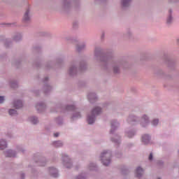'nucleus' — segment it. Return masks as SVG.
I'll return each instance as SVG.
<instances>
[{
	"instance_id": "nucleus-1",
	"label": "nucleus",
	"mask_w": 179,
	"mask_h": 179,
	"mask_svg": "<svg viewBox=\"0 0 179 179\" xmlns=\"http://www.w3.org/2000/svg\"><path fill=\"white\" fill-rule=\"evenodd\" d=\"M99 113H101V108L99 107L94 108L92 112V116H89L87 118L88 124H93L94 122V115H99Z\"/></svg>"
},
{
	"instance_id": "nucleus-2",
	"label": "nucleus",
	"mask_w": 179,
	"mask_h": 179,
	"mask_svg": "<svg viewBox=\"0 0 179 179\" xmlns=\"http://www.w3.org/2000/svg\"><path fill=\"white\" fill-rule=\"evenodd\" d=\"M108 156H110V154H108L107 151H104L101 153V159L103 166H108V164L110 163V159H104L105 157H108Z\"/></svg>"
},
{
	"instance_id": "nucleus-3",
	"label": "nucleus",
	"mask_w": 179,
	"mask_h": 179,
	"mask_svg": "<svg viewBox=\"0 0 179 179\" xmlns=\"http://www.w3.org/2000/svg\"><path fill=\"white\" fill-rule=\"evenodd\" d=\"M22 106L23 103L21 101H17L13 103V106L15 107L16 108H22Z\"/></svg>"
},
{
	"instance_id": "nucleus-4",
	"label": "nucleus",
	"mask_w": 179,
	"mask_h": 179,
	"mask_svg": "<svg viewBox=\"0 0 179 179\" xmlns=\"http://www.w3.org/2000/svg\"><path fill=\"white\" fill-rule=\"evenodd\" d=\"M6 157H15V152L10 150L6 152Z\"/></svg>"
},
{
	"instance_id": "nucleus-5",
	"label": "nucleus",
	"mask_w": 179,
	"mask_h": 179,
	"mask_svg": "<svg viewBox=\"0 0 179 179\" xmlns=\"http://www.w3.org/2000/svg\"><path fill=\"white\" fill-rule=\"evenodd\" d=\"M136 174L137 177H141L143 174V169L141 167L137 168Z\"/></svg>"
},
{
	"instance_id": "nucleus-6",
	"label": "nucleus",
	"mask_w": 179,
	"mask_h": 179,
	"mask_svg": "<svg viewBox=\"0 0 179 179\" xmlns=\"http://www.w3.org/2000/svg\"><path fill=\"white\" fill-rule=\"evenodd\" d=\"M142 141L144 142L145 144L149 143V141H150V137H149L148 135H144L142 137Z\"/></svg>"
},
{
	"instance_id": "nucleus-7",
	"label": "nucleus",
	"mask_w": 179,
	"mask_h": 179,
	"mask_svg": "<svg viewBox=\"0 0 179 179\" xmlns=\"http://www.w3.org/2000/svg\"><path fill=\"white\" fill-rule=\"evenodd\" d=\"M5 148H6V141H5V140H1L0 141V148L1 150L5 149Z\"/></svg>"
},
{
	"instance_id": "nucleus-8",
	"label": "nucleus",
	"mask_w": 179,
	"mask_h": 179,
	"mask_svg": "<svg viewBox=\"0 0 179 179\" xmlns=\"http://www.w3.org/2000/svg\"><path fill=\"white\" fill-rule=\"evenodd\" d=\"M29 10L26 11L24 15V20L25 22H27V20H29Z\"/></svg>"
},
{
	"instance_id": "nucleus-9",
	"label": "nucleus",
	"mask_w": 179,
	"mask_h": 179,
	"mask_svg": "<svg viewBox=\"0 0 179 179\" xmlns=\"http://www.w3.org/2000/svg\"><path fill=\"white\" fill-rule=\"evenodd\" d=\"M50 171H54L55 173L52 174V177H55V178L58 177V173H57V169L52 168L50 169Z\"/></svg>"
},
{
	"instance_id": "nucleus-10",
	"label": "nucleus",
	"mask_w": 179,
	"mask_h": 179,
	"mask_svg": "<svg viewBox=\"0 0 179 179\" xmlns=\"http://www.w3.org/2000/svg\"><path fill=\"white\" fill-rule=\"evenodd\" d=\"M10 115H16L17 114V112L16 110H15V109H10L9 111H8Z\"/></svg>"
},
{
	"instance_id": "nucleus-11",
	"label": "nucleus",
	"mask_w": 179,
	"mask_h": 179,
	"mask_svg": "<svg viewBox=\"0 0 179 179\" xmlns=\"http://www.w3.org/2000/svg\"><path fill=\"white\" fill-rule=\"evenodd\" d=\"M130 1L131 0H122L123 6H128V3H129Z\"/></svg>"
},
{
	"instance_id": "nucleus-12",
	"label": "nucleus",
	"mask_w": 179,
	"mask_h": 179,
	"mask_svg": "<svg viewBox=\"0 0 179 179\" xmlns=\"http://www.w3.org/2000/svg\"><path fill=\"white\" fill-rule=\"evenodd\" d=\"M31 121L32 124H37V122H38V120H37V117H31Z\"/></svg>"
},
{
	"instance_id": "nucleus-13",
	"label": "nucleus",
	"mask_w": 179,
	"mask_h": 179,
	"mask_svg": "<svg viewBox=\"0 0 179 179\" xmlns=\"http://www.w3.org/2000/svg\"><path fill=\"white\" fill-rule=\"evenodd\" d=\"M55 146L59 148V146H62V143L61 141H56L55 143Z\"/></svg>"
},
{
	"instance_id": "nucleus-14",
	"label": "nucleus",
	"mask_w": 179,
	"mask_h": 179,
	"mask_svg": "<svg viewBox=\"0 0 179 179\" xmlns=\"http://www.w3.org/2000/svg\"><path fill=\"white\" fill-rule=\"evenodd\" d=\"M152 125H157V124H159V120L155 119V120H152Z\"/></svg>"
},
{
	"instance_id": "nucleus-15",
	"label": "nucleus",
	"mask_w": 179,
	"mask_h": 179,
	"mask_svg": "<svg viewBox=\"0 0 179 179\" xmlns=\"http://www.w3.org/2000/svg\"><path fill=\"white\" fill-rule=\"evenodd\" d=\"M143 122H145V124H148V117L143 116Z\"/></svg>"
},
{
	"instance_id": "nucleus-16",
	"label": "nucleus",
	"mask_w": 179,
	"mask_h": 179,
	"mask_svg": "<svg viewBox=\"0 0 179 179\" xmlns=\"http://www.w3.org/2000/svg\"><path fill=\"white\" fill-rule=\"evenodd\" d=\"M171 20H173V17H171V16L169 17L167 19V23H171Z\"/></svg>"
},
{
	"instance_id": "nucleus-17",
	"label": "nucleus",
	"mask_w": 179,
	"mask_h": 179,
	"mask_svg": "<svg viewBox=\"0 0 179 179\" xmlns=\"http://www.w3.org/2000/svg\"><path fill=\"white\" fill-rule=\"evenodd\" d=\"M5 98L3 96H0V103H3Z\"/></svg>"
},
{
	"instance_id": "nucleus-18",
	"label": "nucleus",
	"mask_w": 179,
	"mask_h": 179,
	"mask_svg": "<svg viewBox=\"0 0 179 179\" xmlns=\"http://www.w3.org/2000/svg\"><path fill=\"white\" fill-rule=\"evenodd\" d=\"M153 159V155L152 153H150V156H149V160H152Z\"/></svg>"
},
{
	"instance_id": "nucleus-19",
	"label": "nucleus",
	"mask_w": 179,
	"mask_h": 179,
	"mask_svg": "<svg viewBox=\"0 0 179 179\" xmlns=\"http://www.w3.org/2000/svg\"><path fill=\"white\" fill-rule=\"evenodd\" d=\"M54 136H55V138H57V137L59 136V134L55 133V134H54Z\"/></svg>"
},
{
	"instance_id": "nucleus-20",
	"label": "nucleus",
	"mask_w": 179,
	"mask_h": 179,
	"mask_svg": "<svg viewBox=\"0 0 179 179\" xmlns=\"http://www.w3.org/2000/svg\"><path fill=\"white\" fill-rule=\"evenodd\" d=\"M113 128H114V124H112V129H113Z\"/></svg>"
},
{
	"instance_id": "nucleus-21",
	"label": "nucleus",
	"mask_w": 179,
	"mask_h": 179,
	"mask_svg": "<svg viewBox=\"0 0 179 179\" xmlns=\"http://www.w3.org/2000/svg\"><path fill=\"white\" fill-rule=\"evenodd\" d=\"M128 136H129V138H132V136H129V135H128Z\"/></svg>"
},
{
	"instance_id": "nucleus-22",
	"label": "nucleus",
	"mask_w": 179,
	"mask_h": 179,
	"mask_svg": "<svg viewBox=\"0 0 179 179\" xmlns=\"http://www.w3.org/2000/svg\"><path fill=\"white\" fill-rule=\"evenodd\" d=\"M73 106H71V109H73Z\"/></svg>"
},
{
	"instance_id": "nucleus-23",
	"label": "nucleus",
	"mask_w": 179,
	"mask_h": 179,
	"mask_svg": "<svg viewBox=\"0 0 179 179\" xmlns=\"http://www.w3.org/2000/svg\"><path fill=\"white\" fill-rule=\"evenodd\" d=\"M178 43H179V39L178 40Z\"/></svg>"
},
{
	"instance_id": "nucleus-24",
	"label": "nucleus",
	"mask_w": 179,
	"mask_h": 179,
	"mask_svg": "<svg viewBox=\"0 0 179 179\" xmlns=\"http://www.w3.org/2000/svg\"><path fill=\"white\" fill-rule=\"evenodd\" d=\"M68 108V110H69L70 109V108Z\"/></svg>"
},
{
	"instance_id": "nucleus-25",
	"label": "nucleus",
	"mask_w": 179,
	"mask_h": 179,
	"mask_svg": "<svg viewBox=\"0 0 179 179\" xmlns=\"http://www.w3.org/2000/svg\"><path fill=\"white\" fill-rule=\"evenodd\" d=\"M131 135H132V136H134V134H132Z\"/></svg>"
},
{
	"instance_id": "nucleus-26",
	"label": "nucleus",
	"mask_w": 179,
	"mask_h": 179,
	"mask_svg": "<svg viewBox=\"0 0 179 179\" xmlns=\"http://www.w3.org/2000/svg\"><path fill=\"white\" fill-rule=\"evenodd\" d=\"M71 72H72V70H70Z\"/></svg>"
},
{
	"instance_id": "nucleus-27",
	"label": "nucleus",
	"mask_w": 179,
	"mask_h": 179,
	"mask_svg": "<svg viewBox=\"0 0 179 179\" xmlns=\"http://www.w3.org/2000/svg\"><path fill=\"white\" fill-rule=\"evenodd\" d=\"M115 72H117V71L115 70Z\"/></svg>"
}]
</instances>
